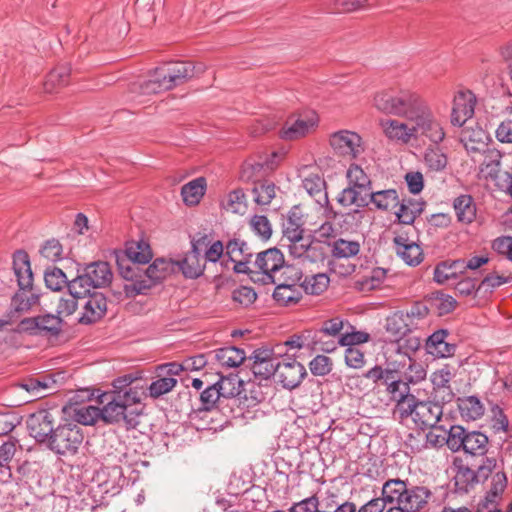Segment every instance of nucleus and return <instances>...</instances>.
Instances as JSON below:
<instances>
[{
  "instance_id": "nucleus-1",
  "label": "nucleus",
  "mask_w": 512,
  "mask_h": 512,
  "mask_svg": "<svg viewBox=\"0 0 512 512\" xmlns=\"http://www.w3.org/2000/svg\"><path fill=\"white\" fill-rule=\"evenodd\" d=\"M13 271L18 290L11 298V309L15 312H28L39 303L40 293L33 284V273L27 252L16 251L13 255Z\"/></svg>"
},
{
  "instance_id": "nucleus-2",
  "label": "nucleus",
  "mask_w": 512,
  "mask_h": 512,
  "mask_svg": "<svg viewBox=\"0 0 512 512\" xmlns=\"http://www.w3.org/2000/svg\"><path fill=\"white\" fill-rule=\"evenodd\" d=\"M384 492L390 504L402 505L407 512H426L434 497L430 488L411 485L399 478L384 482Z\"/></svg>"
},
{
  "instance_id": "nucleus-3",
  "label": "nucleus",
  "mask_w": 512,
  "mask_h": 512,
  "mask_svg": "<svg viewBox=\"0 0 512 512\" xmlns=\"http://www.w3.org/2000/svg\"><path fill=\"white\" fill-rule=\"evenodd\" d=\"M375 108L385 114L404 117L409 121L424 103L418 94L410 90H384L374 96Z\"/></svg>"
},
{
  "instance_id": "nucleus-4",
  "label": "nucleus",
  "mask_w": 512,
  "mask_h": 512,
  "mask_svg": "<svg viewBox=\"0 0 512 512\" xmlns=\"http://www.w3.org/2000/svg\"><path fill=\"white\" fill-rule=\"evenodd\" d=\"M204 71V66H196L191 62L178 61L171 63L166 71H156L155 76L144 82L145 93H159L181 85Z\"/></svg>"
},
{
  "instance_id": "nucleus-5",
  "label": "nucleus",
  "mask_w": 512,
  "mask_h": 512,
  "mask_svg": "<svg viewBox=\"0 0 512 512\" xmlns=\"http://www.w3.org/2000/svg\"><path fill=\"white\" fill-rule=\"evenodd\" d=\"M409 360L411 358L409 357ZM409 371H414V375H407V381H403L401 379H396L395 374L396 372L393 371V373L390 375L388 379H386V391L390 396V399L395 402V414L400 417V415L404 412L407 405H409L412 400L415 398V395H413L410 392V386L409 383H417L426 377V371L422 367V365L417 364L416 362L410 361V364L408 366Z\"/></svg>"
},
{
  "instance_id": "nucleus-6",
  "label": "nucleus",
  "mask_w": 512,
  "mask_h": 512,
  "mask_svg": "<svg viewBox=\"0 0 512 512\" xmlns=\"http://www.w3.org/2000/svg\"><path fill=\"white\" fill-rule=\"evenodd\" d=\"M442 403L436 400H419L416 396L412 402L407 405L404 412L400 415L399 419L404 422L411 419L415 426L419 429L431 428L432 430H438V423L441 420L443 414Z\"/></svg>"
},
{
  "instance_id": "nucleus-7",
  "label": "nucleus",
  "mask_w": 512,
  "mask_h": 512,
  "mask_svg": "<svg viewBox=\"0 0 512 512\" xmlns=\"http://www.w3.org/2000/svg\"><path fill=\"white\" fill-rule=\"evenodd\" d=\"M84 436L81 428L73 421L59 422L55 427L46 446L62 457L77 454Z\"/></svg>"
},
{
  "instance_id": "nucleus-8",
  "label": "nucleus",
  "mask_w": 512,
  "mask_h": 512,
  "mask_svg": "<svg viewBox=\"0 0 512 512\" xmlns=\"http://www.w3.org/2000/svg\"><path fill=\"white\" fill-rule=\"evenodd\" d=\"M112 279L110 265L105 261H96L86 264L81 272L78 270V275L72 280L74 289L79 287L87 294L94 289L109 286Z\"/></svg>"
},
{
  "instance_id": "nucleus-9",
  "label": "nucleus",
  "mask_w": 512,
  "mask_h": 512,
  "mask_svg": "<svg viewBox=\"0 0 512 512\" xmlns=\"http://www.w3.org/2000/svg\"><path fill=\"white\" fill-rule=\"evenodd\" d=\"M62 327L63 320L59 315L47 313L22 319L17 330L34 336L56 338L60 335Z\"/></svg>"
},
{
  "instance_id": "nucleus-10",
  "label": "nucleus",
  "mask_w": 512,
  "mask_h": 512,
  "mask_svg": "<svg viewBox=\"0 0 512 512\" xmlns=\"http://www.w3.org/2000/svg\"><path fill=\"white\" fill-rule=\"evenodd\" d=\"M413 123L414 140L425 136L432 143L439 144L445 138V132L440 123L434 118L431 110L425 102L417 109L416 113L409 120Z\"/></svg>"
},
{
  "instance_id": "nucleus-11",
  "label": "nucleus",
  "mask_w": 512,
  "mask_h": 512,
  "mask_svg": "<svg viewBox=\"0 0 512 512\" xmlns=\"http://www.w3.org/2000/svg\"><path fill=\"white\" fill-rule=\"evenodd\" d=\"M57 414L56 410L44 408L31 413L26 421L30 436L46 445L56 427Z\"/></svg>"
},
{
  "instance_id": "nucleus-12",
  "label": "nucleus",
  "mask_w": 512,
  "mask_h": 512,
  "mask_svg": "<svg viewBox=\"0 0 512 512\" xmlns=\"http://www.w3.org/2000/svg\"><path fill=\"white\" fill-rule=\"evenodd\" d=\"M317 124L318 116L314 111L290 116L280 130V138L286 141L300 139L308 135Z\"/></svg>"
},
{
  "instance_id": "nucleus-13",
  "label": "nucleus",
  "mask_w": 512,
  "mask_h": 512,
  "mask_svg": "<svg viewBox=\"0 0 512 512\" xmlns=\"http://www.w3.org/2000/svg\"><path fill=\"white\" fill-rule=\"evenodd\" d=\"M330 146L333 151L343 157L354 159L363 152L362 138L349 130H340L330 135Z\"/></svg>"
},
{
  "instance_id": "nucleus-14",
  "label": "nucleus",
  "mask_w": 512,
  "mask_h": 512,
  "mask_svg": "<svg viewBox=\"0 0 512 512\" xmlns=\"http://www.w3.org/2000/svg\"><path fill=\"white\" fill-rule=\"evenodd\" d=\"M251 361L250 369L255 378L260 380H268L275 376L277 372L278 358L272 349L258 348L248 357Z\"/></svg>"
},
{
  "instance_id": "nucleus-15",
  "label": "nucleus",
  "mask_w": 512,
  "mask_h": 512,
  "mask_svg": "<svg viewBox=\"0 0 512 512\" xmlns=\"http://www.w3.org/2000/svg\"><path fill=\"white\" fill-rule=\"evenodd\" d=\"M306 374L305 367L296 359L289 358L282 362L278 360L275 376L283 388L292 390L298 387Z\"/></svg>"
},
{
  "instance_id": "nucleus-16",
  "label": "nucleus",
  "mask_w": 512,
  "mask_h": 512,
  "mask_svg": "<svg viewBox=\"0 0 512 512\" xmlns=\"http://www.w3.org/2000/svg\"><path fill=\"white\" fill-rule=\"evenodd\" d=\"M453 376L452 368L449 365H444L431 374L432 396L434 400L442 404L453 401L455 394L450 384Z\"/></svg>"
},
{
  "instance_id": "nucleus-17",
  "label": "nucleus",
  "mask_w": 512,
  "mask_h": 512,
  "mask_svg": "<svg viewBox=\"0 0 512 512\" xmlns=\"http://www.w3.org/2000/svg\"><path fill=\"white\" fill-rule=\"evenodd\" d=\"M283 263L282 252L277 248H270L257 254L254 265L257 268L256 272L262 273L263 281L268 283L274 281L275 274L279 273Z\"/></svg>"
},
{
  "instance_id": "nucleus-18",
  "label": "nucleus",
  "mask_w": 512,
  "mask_h": 512,
  "mask_svg": "<svg viewBox=\"0 0 512 512\" xmlns=\"http://www.w3.org/2000/svg\"><path fill=\"white\" fill-rule=\"evenodd\" d=\"M84 300L83 311L78 321L89 325L99 321L107 311V299L101 292H88Z\"/></svg>"
},
{
  "instance_id": "nucleus-19",
  "label": "nucleus",
  "mask_w": 512,
  "mask_h": 512,
  "mask_svg": "<svg viewBox=\"0 0 512 512\" xmlns=\"http://www.w3.org/2000/svg\"><path fill=\"white\" fill-rule=\"evenodd\" d=\"M475 96L471 91H459L453 100L451 124L462 127L474 115Z\"/></svg>"
},
{
  "instance_id": "nucleus-20",
  "label": "nucleus",
  "mask_w": 512,
  "mask_h": 512,
  "mask_svg": "<svg viewBox=\"0 0 512 512\" xmlns=\"http://www.w3.org/2000/svg\"><path fill=\"white\" fill-rule=\"evenodd\" d=\"M385 136L395 142L407 144L414 139L413 123L401 122L396 119H384L380 121Z\"/></svg>"
},
{
  "instance_id": "nucleus-21",
  "label": "nucleus",
  "mask_w": 512,
  "mask_h": 512,
  "mask_svg": "<svg viewBox=\"0 0 512 512\" xmlns=\"http://www.w3.org/2000/svg\"><path fill=\"white\" fill-rule=\"evenodd\" d=\"M446 329H439L432 333L426 341L427 353L435 358H448L455 354L456 345L446 341L448 337Z\"/></svg>"
},
{
  "instance_id": "nucleus-22",
  "label": "nucleus",
  "mask_w": 512,
  "mask_h": 512,
  "mask_svg": "<svg viewBox=\"0 0 512 512\" xmlns=\"http://www.w3.org/2000/svg\"><path fill=\"white\" fill-rule=\"evenodd\" d=\"M87 294L85 290L81 288L73 287V280H70L68 284V293L61 296L56 306V314L63 320L65 317H69L74 314L78 308L79 301L85 298Z\"/></svg>"
},
{
  "instance_id": "nucleus-23",
  "label": "nucleus",
  "mask_w": 512,
  "mask_h": 512,
  "mask_svg": "<svg viewBox=\"0 0 512 512\" xmlns=\"http://www.w3.org/2000/svg\"><path fill=\"white\" fill-rule=\"evenodd\" d=\"M303 213L299 206L292 207L282 223L283 236L287 240H300L304 233Z\"/></svg>"
},
{
  "instance_id": "nucleus-24",
  "label": "nucleus",
  "mask_w": 512,
  "mask_h": 512,
  "mask_svg": "<svg viewBox=\"0 0 512 512\" xmlns=\"http://www.w3.org/2000/svg\"><path fill=\"white\" fill-rule=\"evenodd\" d=\"M174 266H177L183 276L188 279H197L205 271L203 257L192 251L187 252L181 259L175 260Z\"/></svg>"
},
{
  "instance_id": "nucleus-25",
  "label": "nucleus",
  "mask_w": 512,
  "mask_h": 512,
  "mask_svg": "<svg viewBox=\"0 0 512 512\" xmlns=\"http://www.w3.org/2000/svg\"><path fill=\"white\" fill-rule=\"evenodd\" d=\"M119 401L112 394L111 399L100 408L101 419L106 423H117L124 420L129 426L135 427L137 422L134 417H130Z\"/></svg>"
},
{
  "instance_id": "nucleus-26",
  "label": "nucleus",
  "mask_w": 512,
  "mask_h": 512,
  "mask_svg": "<svg viewBox=\"0 0 512 512\" xmlns=\"http://www.w3.org/2000/svg\"><path fill=\"white\" fill-rule=\"evenodd\" d=\"M209 356L224 368L239 367L246 359L245 351L235 346L216 349L210 352Z\"/></svg>"
},
{
  "instance_id": "nucleus-27",
  "label": "nucleus",
  "mask_w": 512,
  "mask_h": 512,
  "mask_svg": "<svg viewBox=\"0 0 512 512\" xmlns=\"http://www.w3.org/2000/svg\"><path fill=\"white\" fill-rule=\"evenodd\" d=\"M425 202L413 198L399 199L398 209L395 211L396 219L400 224L412 225L415 219L423 212Z\"/></svg>"
},
{
  "instance_id": "nucleus-28",
  "label": "nucleus",
  "mask_w": 512,
  "mask_h": 512,
  "mask_svg": "<svg viewBox=\"0 0 512 512\" xmlns=\"http://www.w3.org/2000/svg\"><path fill=\"white\" fill-rule=\"evenodd\" d=\"M276 284L273 292V299L281 306H291L297 304L301 299V290L298 285L282 283V279L276 277V280L269 281Z\"/></svg>"
},
{
  "instance_id": "nucleus-29",
  "label": "nucleus",
  "mask_w": 512,
  "mask_h": 512,
  "mask_svg": "<svg viewBox=\"0 0 512 512\" xmlns=\"http://www.w3.org/2000/svg\"><path fill=\"white\" fill-rule=\"evenodd\" d=\"M112 394L131 417L138 416L141 413L138 406L141 404L144 394L142 388L129 387L126 390L113 391Z\"/></svg>"
},
{
  "instance_id": "nucleus-30",
  "label": "nucleus",
  "mask_w": 512,
  "mask_h": 512,
  "mask_svg": "<svg viewBox=\"0 0 512 512\" xmlns=\"http://www.w3.org/2000/svg\"><path fill=\"white\" fill-rule=\"evenodd\" d=\"M302 186L318 204L322 205L328 202L326 182L319 174L311 173L304 177Z\"/></svg>"
},
{
  "instance_id": "nucleus-31",
  "label": "nucleus",
  "mask_w": 512,
  "mask_h": 512,
  "mask_svg": "<svg viewBox=\"0 0 512 512\" xmlns=\"http://www.w3.org/2000/svg\"><path fill=\"white\" fill-rule=\"evenodd\" d=\"M373 204L374 207L381 211L394 209L399 204V195L395 189H386L368 193V205Z\"/></svg>"
},
{
  "instance_id": "nucleus-32",
  "label": "nucleus",
  "mask_w": 512,
  "mask_h": 512,
  "mask_svg": "<svg viewBox=\"0 0 512 512\" xmlns=\"http://www.w3.org/2000/svg\"><path fill=\"white\" fill-rule=\"evenodd\" d=\"M438 430L442 431L440 442H445L452 452H458L462 449L468 432L464 427L460 425H451L449 429H446L441 425Z\"/></svg>"
},
{
  "instance_id": "nucleus-33",
  "label": "nucleus",
  "mask_w": 512,
  "mask_h": 512,
  "mask_svg": "<svg viewBox=\"0 0 512 512\" xmlns=\"http://www.w3.org/2000/svg\"><path fill=\"white\" fill-rule=\"evenodd\" d=\"M327 245L330 248L331 255L337 259L355 257L359 254L361 249L359 241L344 238L327 242Z\"/></svg>"
},
{
  "instance_id": "nucleus-34",
  "label": "nucleus",
  "mask_w": 512,
  "mask_h": 512,
  "mask_svg": "<svg viewBox=\"0 0 512 512\" xmlns=\"http://www.w3.org/2000/svg\"><path fill=\"white\" fill-rule=\"evenodd\" d=\"M414 328L412 322L404 316V311H396L386 320V331L390 333L395 341L406 336Z\"/></svg>"
},
{
  "instance_id": "nucleus-35",
  "label": "nucleus",
  "mask_w": 512,
  "mask_h": 512,
  "mask_svg": "<svg viewBox=\"0 0 512 512\" xmlns=\"http://www.w3.org/2000/svg\"><path fill=\"white\" fill-rule=\"evenodd\" d=\"M453 208L459 222L468 224L476 217V205L470 195L463 194L455 198Z\"/></svg>"
},
{
  "instance_id": "nucleus-36",
  "label": "nucleus",
  "mask_w": 512,
  "mask_h": 512,
  "mask_svg": "<svg viewBox=\"0 0 512 512\" xmlns=\"http://www.w3.org/2000/svg\"><path fill=\"white\" fill-rule=\"evenodd\" d=\"M206 191V179L198 177L181 188V196L187 205H196L200 202Z\"/></svg>"
},
{
  "instance_id": "nucleus-37",
  "label": "nucleus",
  "mask_w": 512,
  "mask_h": 512,
  "mask_svg": "<svg viewBox=\"0 0 512 512\" xmlns=\"http://www.w3.org/2000/svg\"><path fill=\"white\" fill-rule=\"evenodd\" d=\"M124 256L128 260L144 265L152 259V251L149 244L143 240L131 241L126 244Z\"/></svg>"
},
{
  "instance_id": "nucleus-38",
  "label": "nucleus",
  "mask_w": 512,
  "mask_h": 512,
  "mask_svg": "<svg viewBox=\"0 0 512 512\" xmlns=\"http://www.w3.org/2000/svg\"><path fill=\"white\" fill-rule=\"evenodd\" d=\"M224 382L225 380L222 377L219 381L209 384L200 393L201 410H212L221 396L226 397L225 392L223 391Z\"/></svg>"
},
{
  "instance_id": "nucleus-39",
  "label": "nucleus",
  "mask_w": 512,
  "mask_h": 512,
  "mask_svg": "<svg viewBox=\"0 0 512 512\" xmlns=\"http://www.w3.org/2000/svg\"><path fill=\"white\" fill-rule=\"evenodd\" d=\"M461 450L473 456L484 455L487 451L488 437L479 431H468Z\"/></svg>"
},
{
  "instance_id": "nucleus-40",
  "label": "nucleus",
  "mask_w": 512,
  "mask_h": 512,
  "mask_svg": "<svg viewBox=\"0 0 512 512\" xmlns=\"http://www.w3.org/2000/svg\"><path fill=\"white\" fill-rule=\"evenodd\" d=\"M349 186L364 194L371 191V180L365 171L357 164H352L347 170Z\"/></svg>"
},
{
  "instance_id": "nucleus-41",
  "label": "nucleus",
  "mask_w": 512,
  "mask_h": 512,
  "mask_svg": "<svg viewBox=\"0 0 512 512\" xmlns=\"http://www.w3.org/2000/svg\"><path fill=\"white\" fill-rule=\"evenodd\" d=\"M174 268V260L157 258L144 271L151 283L164 279Z\"/></svg>"
},
{
  "instance_id": "nucleus-42",
  "label": "nucleus",
  "mask_w": 512,
  "mask_h": 512,
  "mask_svg": "<svg viewBox=\"0 0 512 512\" xmlns=\"http://www.w3.org/2000/svg\"><path fill=\"white\" fill-rule=\"evenodd\" d=\"M477 484L474 470L460 466L454 476L455 491L459 494L468 493Z\"/></svg>"
},
{
  "instance_id": "nucleus-43",
  "label": "nucleus",
  "mask_w": 512,
  "mask_h": 512,
  "mask_svg": "<svg viewBox=\"0 0 512 512\" xmlns=\"http://www.w3.org/2000/svg\"><path fill=\"white\" fill-rule=\"evenodd\" d=\"M396 254L409 266H417L423 261L422 248L416 241L409 244H401L395 249Z\"/></svg>"
},
{
  "instance_id": "nucleus-44",
  "label": "nucleus",
  "mask_w": 512,
  "mask_h": 512,
  "mask_svg": "<svg viewBox=\"0 0 512 512\" xmlns=\"http://www.w3.org/2000/svg\"><path fill=\"white\" fill-rule=\"evenodd\" d=\"M458 407L461 415L470 420H477L484 414V407L476 396L459 399Z\"/></svg>"
},
{
  "instance_id": "nucleus-45",
  "label": "nucleus",
  "mask_w": 512,
  "mask_h": 512,
  "mask_svg": "<svg viewBox=\"0 0 512 512\" xmlns=\"http://www.w3.org/2000/svg\"><path fill=\"white\" fill-rule=\"evenodd\" d=\"M337 201L344 207H349L351 205L366 207L368 206V194H364L359 190L348 186L339 193Z\"/></svg>"
},
{
  "instance_id": "nucleus-46",
  "label": "nucleus",
  "mask_w": 512,
  "mask_h": 512,
  "mask_svg": "<svg viewBox=\"0 0 512 512\" xmlns=\"http://www.w3.org/2000/svg\"><path fill=\"white\" fill-rule=\"evenodd\" d=\"M70 76V68L61 65L50 71L44 82V89L47 93H52L57 87L63 86L68 83Z\"/></svg>"
},
{
  "instance_id": "nucleus-47",
  "label": "nucleus",
  "mask_w": 512,
  "mask_h": 512,
  "mask_svg": "<svg viewBox=\"0 0 512 512\" xmlns=\"http://www.w3.org/2000/svg\"><path fill=\"white\" fill-rule=\"evenodd\" d=\"M221 205L227 211L243 214L247 208L246 195L243 189L238 188L229 192Z\"/></svg>"
},
{
  "instance_id": "nucleus-48",
  "label": "nucleus",
  "mask_w": 512,
  "mask_h": 512,
  "mask_svg": "<svg viewBox=\"0 0 512 512\" xmlns=\"http://www.w3.org/2000/svg\"><path fill=\"white\" fill-rule=\"evenodd\" d=\"M328 284L329 278L327 275L319 273L305 277L300 288H302L307 294L319 295L327 289Z\"/></svg>"
},
{
  "instance_id": "nucleus-49",
  "label": "nucleus",
  "mask_w": 512,
  "mask_h": 512,
  "mask_svg": "<svg viewBox=\"0 0 512 512\" xmlns=\"http://www.w3.org/2000/svg\"><path fill=\"white\" fill-rule=\"evenodd\" d=\"M424 161L431 171H443L448 163L447 155L438 147H428L424 154Z\"/></svg>"
},
{
  "instance_id": "nucleus-50",
  "label": "nucleus",
  "mask_w": 512,
  "mask_h": 512,
  "mask_svg": "<svg viewBox=\"0 0 512 512\" xmlns=\"http://www.w3.org/2000/svg\"><path fill=\"white\" fill-rule=\"evenodd\" d=\"M44 281L46 287L52 291H61L64 287L68 288L70 280L66 274L57 267L47 268L44 273Z\"/></svg>"
},
{
  "instance_id": "nucleus-51",
  "label": "nucleus",
  "mask_w": 512,
  "mask_h": 512,
  "mask_svg": "<svg viewBox=\"0 0 512 512\" xmlns=\"http://www.w3.org/2000/svg\"><path fill=\"white\" fill-rule=\"evenodd\" d=\"M177 385V379L175 377H165L164 375L159 376L158 379L151 382L148 387L149 396L153 399L171 392Z\"/></svg>"
},
{
  "instance_id": "nucleus-52",
  "label": "nucleus",
  "mask_w": 512,
  "mask_h": 512,
  "mask_svg": "<svg viewBox=\"0 0 512 512\" xmlns=\"http://www.w3.org/2000/svg\"><path fill=\"white\" fill-rule=\"evenodd\" d=\"M100 418L101 411L99 407L84 405L74 409V420L77 425H94Z\"/></svg>"
},
{
  "instance_id": "nucleus-53",
  "label": "nucleus",
  "mask_w": 512,
  "mask_h": 512,
  "mask_svg": "<svg viewBox=\"0 0 512 512\" xmlns=\"http://www.w3.org/2000/svg\"><path fill=\"white\" fill-rule=\"evenodd\" d=\"M254 201L258 205H269L276 194V186L269 181L259 182L252 189Z\"/></svg>"
},
{
  "instance_id": "nucleus-54",
  "label": "nucleus",
  "mask_w": 512,
  "mask_h": 512,
  "mask_svg": "<svg viewBox=\"0 0 512 512\" xmlns=\"http://www.w3.org/2000/svg\"><path fill=\"white\" fill-rule=\"evenodd\" d=\"M55 381L48 376L29 378L24 380L20 387L37 397H43L42 392L46 391Z\"/></svg>"
},
{
  "instance_id": "nucleus-55",
  "label": "nucleus",
  "mask_w": 512,
  "mask_h": 512,
  "mask_svg": "<svg viewBox=\"0 0 512 512\" xmlns=\"http://www.w3.org/2000/svg\"><path fill=\"white\" fill-rule=\"evenodd\" d=\"M226 256L229 260H236L240 257H252L253 253L247 243L240 239H231L225 246Z\"/></svg>"
},
{
  "instance_id": "nucleus-56",
  "label": "nucleus",
  "mask_w": 512,
  "mask_h": 512,
  "mask_svg": "<svg viewBox=\"0 0 512 512\" xmlns=\"http://www.w3.org/2000/svg\"><path fill=\"white\" fill-rule=\"evenodd\" d=\"M311 346L314 349L323 351L325 353L334 352L338 346H340L339 339L332 338L326 335H318V332L312 330L311 334Z\"/></svg>"
},
{
  "instance_id": "nucleus-57",
  "label": "nucleus",
  "mask_w": 512,
  "mask_h": 512,
  "mask_svg": "<svg viewBox=\"0 0 512 512\" xmlns=\"http://www.w3.org/2000/svg\"><path fill=\"white\" fill-rule=\"evenodd\" d=\"M16 446L13 441H7L0 446V475L11 476L9 463L14 457Z\"/></svg>"
},
{
  "instance_id": "nucleus-58",
  "label": "nucleus",
  "mask_w": 512,
  "mask_h": 512,
  "mask_svg": "<svg viewBox=\"0 0 512 512\" xmlns=\"http://www.w3.org/2000/svg\"><path fill=\"white\" fill-rule=\"evenodd\" d=\"M250 227L252 231L262 240L270 239L272 235V226L268 218L264 215H254L250 219Z\"/></svg>"
},
{
  "instance_id": "nucleus-59",
  "label": "nucleus",
  "mask_w": 512,
  "mask_h": 512,
  "mask_svg": "<svg viewBox=\"0 0 512 512\" xmlns=\"http://www.w3.org/2000/svg\"><path fill=\"white\" fill-rule=\"evenodd\" d=\"M429 314L428 306L422 301L414 302L411 307L404 312L408 321L412 322V327L417 328L418 322L424 320Z\"/></svg>"
},
{
  "instance_id": "nucleus-60",
  "label": "nucleus",
  "mask_w": 512,
  "mask_h": 512,
  "mask_svg": "<svg viewBox=\"0 0 512 512\" xmlns=\"http://www.w3.org/2000/svg\"><path fill=\"white\" fill-rule=\"evenodd\" d=\"M343 329V321L338 318H332L329 320H326L322 323L321 327L317 330H314L315 332H318V335H326L332 338H336L337 340L344 335V333H341Z\"/></svg>"
},
{
  "instance_id": "nucleus-61",
  "label": "nucleus",
  "mask_w": 512,
  "mask_h": 512,
  "mask_svg": "<svg viewBox=\"0 0 512 512\" xmlns=\"http://www.w3.org/2000/svg\"><path fill=\"white\" fill-rule=\"evenodd\" d=\"M117 264L119 268V272L121 276L129 281H136L138 277H140V269L138 265L139 263L133 262L132 260H128V258L117 257Z\"/></svg>"
},
{
  "instance_id": "nucleus-62",
  "label": "nucleus",
  "mask_w": 512,
  "mask_h": 512,
  "mask_svg": "<svg viewBox=\"0 0 512 512\" xmlns=\"http://www.w3.org/2000/svg\"><path fill=\"white\" fill-rule=\"evenodd\" d=\"M40 254L48 261L56 262L63 258V248L58 240L50 239L42 246Z\"/></svg>"
},
{
  "instance_id": "nucleus-63",
  "label": "nucleus",
  "mask_w": 512,
  "mask_h": 512,
  "mask_svg": "<svg viewBox=\"0 0 512 512\" xmlns=\"http://www.w3.org/2000/svg\"><path fill=\"white\" fill-rule=\"evenodd\" d=\"M309 369L315 376L328 375L332 370V360L325 355H317L309 363Z\"/></svg>"
},
{
  "instance_id": "nucleus-64",
  "label": "nucleus",
  "mask_w": 512,
  "mask_h": 512,
  "mask_svg": "<svg viewBox=\"0 0 512 512\" xmlns=\"http://www.w3.org/2000/svg\"><path fill=\"white\" fill-rule=\"evenodd\" d=\"M507 113L511 119L502 121L496 129V138L501 143L512 144V104L507 107Z\"/></svg>"
}]
</instances>
